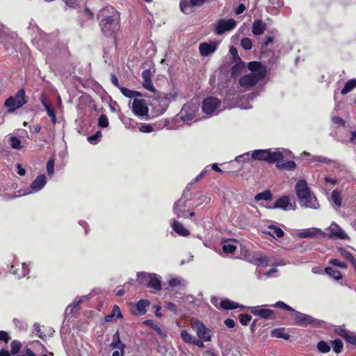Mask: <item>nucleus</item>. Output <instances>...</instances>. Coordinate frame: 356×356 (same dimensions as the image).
I'll list each match as a JSON object with an SVG mask.
<instances>
[{
    "instance_id": "nucleus-1",
    "label": "nucleus",
    "mask_w": 356,
    "mask_h": 356,
    "mask_svg": "<svg viewBox=\"0 0 356 356\" xmlns=\"http://www.w3.org/2000/svg\"><path fill=\"white\" fill-rule=\"evenodd\" d=\"M248 67L251 72L243 76L239 79L241 87L245 90H248L254 86L260 80L265 77L266 73V67L259 62H250Z\"/></svg>"
},
{
    "instance_id": "nucleus-2",
    "label": "nucleus",
    "mask_w": 356,
    "mask_h": 356,
    "mask_svg": "<svg viewBox=\"0 0 356 356\" xmlns=\"http://www.w3.org/2000/svg\"><path fill=\"white\" fill-rule=\"evenodd\" d=\"M102 19L99 22L102 31L106 35H111L120 29V13L113 7H106L102 10Z\"/></svg>"
},
{
    "instance_id": "nucleus-3",
    "label": "nucleus",
    "mask_w": 356,
    "mask_h": 356,
    "mask_svg": "<svg viewBox=\"0 0 356 356\" xmlns=\"http://www.w3.org/2000/svg\"><path fill=\"white\" fill-rule=\"evenodd\" d=\"M284 158L283 152L278 149L272 151L267 149H256L252 152L251 159L258 161H266L270 163H274L276 161L282 160Z\"/></svg>"
},
{
    "instance_id": "nucleus-4",
    "label": "nucleus",
    "mask_w": 356,
    "mask_h": 356,
    "mask_svg": "<svg viewBox=\"0 0 356 356\" xmlns=\"http://www.w3.org/2000/svg\"><path fill=\"white\" fill-rule=\"evenodd\" d=\"M26 102L27 101L25 99V90L20 89L15 96L8 97L6 100L4 105L8 108V113H13L23 106Z\"/></svg>"
},
{
    "instance_id": "nucleus-5",
    "label": "nucleus",
    "mask_w": 356,
    "mask_h": 356,
    "mask_svg": "<svg viewBox=\"0 0 356 356\" xmlns=\"http://www.w3.org/2000/svg\"><path fill=\"white\" fill-rule=\"evenodd\" d=\"M138 279L140 283H145L147 286L154 291L161 289V283L158 275L152 273H140L138 274Z\"/></svg>"
},
{
    "instance_id": "nucleus-6",
    "label": "nucleus",
    "mask_w": 356,
    "mask_h": 356,
    "mask_svg": "<svg viewBox=\"0 0 356 356\" xmlns=\"http://www.w3.org/2000/svg\"><path fill=\"white\" fill-rule=\"evenodd\" d=\"M192 329L196 332L198 339L204 341H211V331L204 325L203 323L197 319H192L191 321Z\"/></svg>"
},
{
    "instance_id": "nucleus-7",
    "label": "nucleus",
    "mask_w": 356,
    "mask_h": 356,
    "mask_svg": "<svg viewBox=\"0 0 356 356\" xmlns=\"http://www.w3.org/2000/svg\"><path fill=\"white\" fill-rule=\"evenodd\" d=\"M220 101L213 97H207L202 102V108L205 114L215 115L218 114Z\"/></svg>"
},
{
    "instance_id": "nucleus-8",
    "label": "nucleus",
    "mask_w": 356,
    "mask_h": 356,
    "mask_svg": "<svg viewBox=\"0 0 356 356\" xmlns=\"http://www.w3.org/2000/svg\"><path fill=\"white\" fill-rule=\"evenodd\" d=\"M236 26V22L234 19H219L215 24V33L217 35H222L226 31L233 30Z\"/></svg>"
},
{
    "instance_id": "nucleus-9",
    "label": "nucleus",
    "mask_w": 356,
    "mask_h": 356,
    "mask_svg": "<svg viewBox=\"0 0 356 356\" xmlns=\"http://www.w3.org/2000/svg\"><path fill=\"white\" fill-rule=\"evenodd\" d=\"M293 318L296 321V323L302 326H306L307 325H319L322 321L314 318L312 316L300 313L293 309Z\"/></svg>"
},
{
    "instance_id": "nucleus-10",
    "label": "nucleus",
    "mask_w": 356,
    "mask_h": 356,
    "mask_svg": "<svg viewBox=\"0 0 356 356\" xmlns=\"http://www.w3.org/2000/svg\"><path fill=\"white\" fill-rule=\"evenodd\" d=\"M131 108L136 115L143 118L148 116L149 108L145 100L135 98L132 102Z\"/></svg>"
},
{
    "instance_id": "nucleus-11",
    "label": "nucleus",
    "mask_w": 356,
    "mask_h": 356,
    "mask_svg": "<svg viewBox=\"0 0 356 356\" xmlns=\"http://www.w3.org/2000/svg\"><path fill=\"white\" fill-rule=\"evenodd\" d=\"M326 233H325L321 229L316 227L301 229L298 232V236L301 238H322L326 237Z\"/></svg>"
},
{
    "instance_id": "nucleus-12",
    "label": "nucleus",
    "mask_w": 356,
    "mask_h": 356,
    "mask_svg": "<svg viewBox=\"0 0 356 356\" xmlns=\"http://www.w3.org/2000/svg\"><path fill=\"white\" fill-rule=\"evenodd\" d=\"M219 45V42L209 41L202 42L199 45V51L202 56L206 57L215 52Z\"/></svg>"
},
{
    "instance_id": "nucleus-13",
    "label": "nucleus",
    "mask_w": 356,
    "mask_h": 356,
    "mask_svg": "<svg viewBox=\"0 0 356 356\" xmlns=\"http://www.w3.org/2000/svg\"><path fill=\"white\" fill-rule=\"evenodd\" d=\"M327 229L330 233L326 236L330 238L345 239L348 237L345 232L335 222H332Z\"/></svg>"
},
{
    "instance_id": "nucleus-14",
    "label": "nucleus",
    "mask_w": 356,
    "mask_h": 356,
    "mask_svg": "<svg viewBox=\"0 0 356 356\" xmlns=\"http://www.w3.org/2000/svg\"><path fill=\"white\" fill-rule=\"evenodd\" d=\"M296 193L300 200H304L305 197H308L311 193L306 181L300 180L296 183Z\"/></svg>"
},
{
    "instance_id": "nucleus-15",
    "label": "nucleus",
    "mask_w": 356,
    "mask_h": 356,
    "mask_svg": "<svg viewBox=\"0 0 356 356\" xmlns=\"http://www.w3.org/2000/svg\"><path fill=\"white\" fill-rule=\"evenodd\" d=\"M47 183V179L44 175H40L38 176L31 183V191L26 193L25 194H29L33 192H38L42 189Z\"/></svg>"
},
{
    "instance_id": "nucleus-16",
    "label": "nucleus",
    "mask_w": 356,
    "mask_h": 356,
    "mask_svg": "<svg viewBox=\"0 0 356 356\" xmlns=\"http://www.w3.org/2000/svg\"><path fill=\"white\" fill-rule=\"evenodd\" d=\"M249 261L256 266H266L268 264V257L258 252L251 255Z\"/></svg>"
},
{
    "instance_id": "nucleus-17",
    "label": "nucleus",
    "mask_w": 356,
    "mask_h": 356,
    "mask_svg": "<svg viewBox=\"0 0 356 356\" xmlns=\"http://www.w3.org/2000/svg\"><path fill=\"white\" fill-rule=\"evenodd\" d=\"M187 207V201L184 199H179L174 204V212L177 215V218H186V207Z\"/></svg>"
},
{
    "instance_id": "nucleus-18",
    "label": "nucleus",
    "mask_w": 356,
    "mask_h": 356,
    "mask_svg": "<svg viewBox=\"0 0 356 356\" xmlns=\"http://www.w3.org/2000/svg\"><path fill=\"white\" fill-rule=\"evenodd\" d=\"M150 304L148 300H140L131 309V312L135 315H143L146 313V308Z\"/></svg>"
},
{
    "instance_id": "nucleus-19",
    "label": "nucleus",
    "mask_w": 356,
    "mask_h": 356,
    "mask_svg": "<svg viewBox=\"0 0 356 356\" xmlns=\"http://www.w3.org/2000/svg\"><path fill=\"white\" fill-rule=\"evenodd\" d=\"M272 209H281L283 210H288L293 209L292 204L290 203V199L288 196L284 195L276 200L274 205L271 207Z\"/></svg>"
},
{
    "instance_id": "nucleus-20",
    "label": "nucleus",
    "mask_w": 356,
    "mask_h": 356,
    "mask_svg": "<svg viewBox=\"0 0 356 356\" xmlns=\"http://www.w3.org/2000/svg\"><path fill=\"white\" fill-rule=\"evenodd\" d=\"M250 312L255 316H260L265 319H273L275 318L274 312L268 309H258L257 307H251Z\"/></svg>"
},
{
    "instance_id": "nucleus-21",
    "label": "nucleus",
    "mask_w": 356,
    "mask_h": 356,
    "mask_svg": "<svg viewBox=\"0 0 356 356\" xmlns=\"http://www.w3.org/2000/svg\"><path fill=\"white\" fill-rule=\"evenodd\" d=\"M301 206L305 207L317 209L319 208V203L316 197L311 193L304 200H300Z\"/></svg>"
},
{
    "instance_id": "nucleus-22",
    "label": "nucleus",
    "mask_w": 356,
    "mask_h": 356,
    "mask_svg": "<svg viewBox=\"0 0 356 356\" xmlns=\"http://www.w3.org/2000/svg\"><path fill=\"white\" fill-rule=\"evenodd\" d=\"M152 73L149 70H145L142 72V78L143 80V87L151 92H155V88L152 83Z\"/></svg>"
},
{
    "instance_id": "nucleus-23",
    "label": "nucleus",
    "mask_w": 356,
    "mask_h": 356,
    "mask_svg": "<svg viewBox=\"0 0 356 356\" xmlns=\"http://www.w3.org/2000/svg\"><path fill=\"white\" fill-rule=\"evenodd\" d=\"M158 104L154 103V108L159 114L164 113L168 106V99L165 97H160L158 100Z\"/></svg>"
},
{
    "instance_id": "nucleus-24",
    "label": "nucleus",
    "mask_w": 356,
    "mask_h": 356,
    "mask_svg": "<svg viewBox=\"0 0 356 356\" xmlns=\"http://www.w3.org/2000/svg\"><path fill=\"white\" fill-rule=\"evenodd\" d=\"M266 29V24L260 19L254 21L252 26V31L256 35H261Z\"/></svg>"
},
{
    "instance_id": "nucleus-25",
    "label": "nucleus",
    "mask_w": 356,
    "mask_h": 356,
    "mask_svg": "<svg viewBox=\"0 0 356 356\" xmlns=\"http://www.w3.org/2000/svg\"><path fill=\"white\" fill-rule=\"evenodd\" d=\"M172 229L179 235L186 236L189 235V232L184 227L183 225L177 220H173L172 223Z\"/></svg>"
},
{
    "instance_id": "nucleus-26",
    "label": "nucleus",
    "mask_w": 356,
    "mask_h": 356,
    "mask_svg": "<svg viewBox=\"0 0 356 356\" xmlns=\"http://www.w3.org/2000/svg\"><path fill=\"white\" fill-rule=\"evenodd\" d=\"M122 318V314L120 311V307L115 305L113 307L112 312L110 314H108L105 316L104 320L106 322H111L114 318Z\"/></svg>"
},
{
    "instance_id": "nucleus-27",
    "label": "nucleus",
    "mask_w": 356,
    "mask_h": 356,
    "mask_svg": "<svg viewBox=\"0 0 356 356\" xmlns=\"http://www.w3.org/2000/svg\"><path fill=\"white\" fill-rule=\"evenodd\" d=\"M275 163L277 168L280 170H292L296 167V163L291 161L282 162L281 160Z\"/></svg>"
},
{
    "instance_id": "nucleus-28",
    "label": "nucleus",
    "mask_w": 356,
    "mask_h": 356,
    "mask_svg": "<svg viewBox=\"0 0 356 356\" xmlns=\"http://www.w3.org/2000/svg\"><path fill=\"white\" fill-rule=\"evenodd\" d=\"M193 6L191 3V1L181 0L179 3V7L181 11L184 14L189 15L193 12Z\"/></svg>"
},
{
    "instance_id": "nucleus-29",
    "label": "nucleus",
    "mask_w": 356,
    "mask_h": 356,
    "mask_svg": "<svg viewBox=\"0 0 356 356\" xmlns=\"http://www.w3.org/2000/svg\"><path fill=\"white\" fill-rule=\"evenodd\" d=\"M220 307L224 309H232L238 308V304L229 299H225L220 302Z\"/></svg>"
},
{
    "instance_id": "nucleus-30",
    "label": "nucleus",
    "mask_w": 356,
    "mask_h": 356,
    "mask_svg": "<svg viewBox=\"0 0 356 356\" xmlns=\"http://www.w3.org/2000/svg\"><path fill=\"white\" fill-rule=\"evenodd\" d=\"M168 284L171 288H177L182 289L186 286L185 281L179 277L172 278L169 280Z\"/></svg>"
},
{
    "instance_id": "nucleus-31",
    "label": "nucleus",
    "mask_w": 356,
    "mask_h": 356,
    "mask_svg": "<svg viewBox=\"0 0 356 356\" xmlns=\"http://www.w3.org/2000/svg\"><path fill=\"white\" fill-rule=\"evenodd\" d=\"M119 89H120V92L123 94V95H124L125 97H129V98H133V97H137L141 96V93L138 91L131 90L127 88H124V87H119Z\"/></svg>"
},
{
    "instance_id": "nucleus-32",
    "label": "nucleus",
    "mask_w": 356,
    "mask_h": 356,
    "mask_svg": "<svg viewBox=\"0 0 356 356\" xmlns=\"http://www.w3.org/2000/svg\"><path fill=\"white\" fill-rule=\"evenodd\" d=\"M113 339L114 341L111 343V347L112 348H117L120 350H124V345L121 342L120 339V334L118 332L113 335Z\"/></svg>"
},
{
    "instance_id": "nucleus-33",
    "label": "nucleus",
    "mask_w": 356,
    "mask_h": 356,
    "mask_svg": "<svg viewBox=\"0 0 356 356\" xmlns=\"http://www.w3.org/2000/svg\"><path fill=\"white\" fill-rule=\"evenodd\" d=\"M356 87V79H351L348 81L344 86V87L342 88L341 93L342 95H346L347 93L350 92L351 90H353Z\"/></svg>"
},
{
    "instance_id": "nucleus-34",
    "label": "nucleus",
    "mask_w": 356,
    "mask_h": 356,
    "mask_svg": "<svg viewBox=\"0 0 356 356\" xmlns=\"http://www.w3.org/2000/svg\"><path fill=\"white\" fill-rule=\"evenodd\" d=\"M269 234L273 237L282 238L284 236V232L280 227L274 225L268 226Z\"/></svg>"
},
{
    "instance_id": "nucleus-35",
    "label": "nucleus",
    "mask_w": 356,
    "mask_h": 356,
    "mask_svg": "<svg viewBox=\"0 0 356 356\" xmlns=\"http://www.w3.org/2000/svg\"><path fill=\"white\" fill-rule=\"evenodd\" d=\"M22 273H19L17 272V270L15 269V266H11V268H10V272L14 274V275H17V277L19 278L20 277H23L24 276H26L29 272V266L28 265H26V264H23L22 266Z\"/></svg>"
},
{
    "instance_id": "nucleus-36",
    "label": "nucleus",
    "mask_w": 356,
    "mask_h": 356,
    "mask_svg": "<svg viewBox=\"0 0 356 356\" xmlns=\"http://www.w3.org/2000/svg\"><path fill=\"white\" fill-rule=\"evenodd\" d=\"M325 272L328 275H330V277H333L334 280H341L342 277L341 273L339 270H337L332 267L325 268Z\"/></svg>"
},
{
    "instance_id": "nucleus-37",
    "label": "nucleus",
    "mask_w": 356,
    "mask_h": 356,
    "mask_svg": "<svg viewBox=\"0 0 356 356\" xmlns=\"http://www.w3.org/2000/svg\"><path fill=\"white\" fill-rule=\"evenodd\" d=\"M245 63L242 62V61H239L238 63L235 64L232 67V70H231L232 76H238L240 74V72H241V70L245 67Z\"/></svg>"
},
{
    "instance_id": "nucleus-38",
    "label": "nucleus",
    "mask_w": 356,
    "mask_h": 356,
    "mask_svg": "<svg viewBox=\"0 0 356 356\" xmlns=\"http://www.w3.org/2000/svg\"><path fill=\"white\" fill-rule=\"evenodd\" d=\"M341 191L337 189H335L332 191V195H331L332 200L334 202V203L338 207H340L341 206Z\"/></svg>"
},
{
    "instance_id": "nucleus-39",
    "label": "nucleus",
    "mask_w": 356,
    "mask_h": 356,
    "mask_svg": "<svg viewBox=\"0 0 356 356\" xmlns=\"http://www.w3.org/2000/svg\"><path fill=\"white\" fill-rule=\"evenodd\" d=\"M161 128L160 126H156V125H151V124H143L140 128H139V130L141 132H143V133H150V132H152V131H154L156 130H158Z\"/></svg>"
},
{
    "instance_id": "nucleus-40",
    "label": "nucleus",
    "mask_w": 356,
    "mask_h": 356,
    "mask_svg": "<svg viewBox=\"0 0 356 356\" xmlns=\"http://www.w3.org/2000/svg\"><path fill=\"white\" fill-rule=\"evenodd\" d=\"M340 254L346 259L349 260L353 265L356 264V259L354 258L353 254L345 249L340 248L339 249Z\"/></svg>"
},
{
    "instance_id": "nucleus-41",
    "label": "nucleus",
    "mask_w": 356,
    "mask_h": 356,
    "mask_svg": "<svg viewBox=\"0 0 356 356\" xmlns=\"http://www.w3.org/2000/svg\"><path fill=\"white\" fill-rule=\"evenodd\" d=\"M42 103L47 113V115L51 118L53 124H55L56 123V117L55 113L51 108V106L44 100H42Z\"/></svg>"
},
{
    "instance_id": "nucleus-42",
    "label": "nucleus",
    "mask_w": 356,
    "mask_h": 356,
    "mask_svg": "<svg viewBox=\"0 0 356 356\" xmlns=\"http://www.w3.org/2000/svg\"><path fill=\"white\" fill-rule=\"evenodd\" d=\"M271 334L273 337L277 338H283L284 339L289 338V335L284 332V328L275 329L272 331Z\"/></svg>"
},
{
    "instance_id": "nucleus-43",
    "label": "nucleus",
    "mask_w": 356,
    "mask_h": 356,
    "mask_svg": "<svg viewBox=\"0 0 356 356\" xmlns=\"http://www.w3.org/2000/svg\"><path fill=\"white\" fill-rule=\"evenodd\" d=\"M272 199V194L270 191H265L262 193H259L254 197L256 201L259 200H270Z\"/></svg>"
},
{
    "instance_id": "nucleus-44",
    "label": "nucleus",
    "mask_w": 356,
    "mask_h": 356,
    "mask_svg": "<svg viewBox=\"0 0 356 356\" xmlns=\"http://www.w3.org/2000/svg\"><path fill=\"white\" fill-rule=\"evenodd\" d=\"M181 338L182 340L188 343H193L195 337H193L191 334H189L186 330H182L180 333Z\"/></svg>"
},
{
    "instance_id": "nucleus-45",
    "label": "nucleus",
    "mask_w": 356,
    "mask_h": 356,
    "mask_svg": "<svg viewBox=\"0 0 356 356\" xmlns=\"http://www.w3.org/2000/svg\"><path fill=\"white\" fill-rule=\"evenodd\" d=\"M10 146L15 149H21L22 146L20 140L16 136H11L10 138Z\"/></svg>"
},
{
    "instance_id": "nucleus-46",
    "label": "nucleus",
    "mask_w": 356,
    "mask_h": 356,
    "mask_svg": "<svg viewBox=\"0 0 356 356\" xmlns=\"http://www.w3.org/2000/svg\"><path fill=\"white\" fill-rule=\"evenodd\" d=\"M333 350L336 353H339L341 352L343 348V343L340 339H334L332 341Z\"/></svg>"
},
{
    "instance_id": "nucleus-47",
    "label": "nucleus",
    "mask_w": 356,
    "mask_h": 356,
    "mask_svg": "<svg viewBox=\"0 0 356 356\" xmlns=\"http://www.w3.org/2000/svg\"><path fill=\"white\" fill-rule=\"evenodd\" d=\"M317 348L321 353H326L330 351V346L325 341H321L318 343Z\"/></svg>"
},
{
    "instance_id": "nucleus-48",
    "label": "nucleus",
    "mask_w": 356,
    "mask_h": 356,
    "mask_svg": "<svg viewBox=\"0 0 356 356\" xmlns=\"http://www.w3.org/2000/svg\"><path fill=\"white\" fill-rule=\"evenodd\" d=\"M54 158H50L47 163V171L49 175H52L54 172Z\"/></svg>"
},
{
    "instance_id": "nucleus-49",
    "label": "nucleus",
    "mask_w": 356,
    "mask_h": 356,
    "mask_svg": "<svg viewBox=\"0 0 356 356\" xmlns=\"http://www.w3.org/2000/svg\"><path fill=\"white\" fill-rule=\"evenodd\" d=\"M102 136L101 131H97L94 135L88 138V140L90 144L95 145L97 143L99 138Z\"/></svg>"
},
{
    "instance_id": "nucleus-50",
    "label": "nucleus",
    "mask_w": 356,
    "mask_h": 356,
    "mask_svg": "<svg viewBox=\"0 0 356 356\" xmlns=\"http://www.w3.org/2000/svg\"><path fill=\"white\" fill-rule=\"evenodd\" d=\"M242 47L245 50H250L252 48V40L248 38H243L241 41Z\"/></svg>"
},
{
    "instance_id": "nucleus-51",
    "label": "nucleus",
    "mask_w": 356,
    "mask_h": 356,
    "mask_svg": "<svg viewBox=\"0 0 356 356\" xmlns=\"http://www.w3.org/2000/svg\"><path fill=\"white\" fill-rule=\"evenodd\" d=\"M222 250L225 253H233L236 250V246L230 243H225L222 245Z\"/></svg>"
},
{
    "instance_id": "nucleus-52",
    "label": "nucleus",
    "mask_w": 356,
    "mask_h": 356,
    "mask_svg": "<svg viewBox=\"0 0 356 356\" xmlns=\"http://www.w3.org/2000/svg\"><path fill=\"white\" fill-rule=\"evenodd\" d=\"M109 122L105 115H101L98 120V125L102 128H106L108 126Z\"/></svg>"
},
{
    "instance_id": "nucleus-53",
    "label": "nucleus",
    "mask_w": 356,
    "mask_h": 356,
    "mask_svg": "<svg viewBox=\"0 0 356 356\" xmlns=\"http://www.w3.org/2000/svg\"><path fill=\"white\" fill-rule=\"evenodd\" d=\"M272 306L274 307L280 308V309H285V310L290 311V312L293 311V309L292 307H291L290 306H289L288 305H286V303H284L282 301H278L275 304L273 305Z\"/></svg>"
},
{
    "instance_id": "nucleus-54",
    "label": "nucleus",
    "mask_w": 356,
    "mask_h": 356,
    "mask_svg": "<svg viewBox=\"0 0 356 356\" xmlns=\"http://www.w3.org/2000/svg\"><path fill=\"white\" fill-rule=\"evenodd\" d=\"M329 264H332L333 266H335L343 268V269H346L347 268V265L345 263L341 262V261H339L337 259H330L329 261Z\"/></svg>"
},
{
    "instance_id": "nucleus-55",
    "label": "nucleus",
    "mask_w": 356,
    "mask_h": 356,
    "mask_svg": "<svg viewBox=\"0 0 356 356\" xmlns=\"http://www.w3.org/2000/svg\"><path fill=\"white\" fill-rule=\"evenodd\" d=\"M13 322L16 327H17L19 330H26L27 328V324L22 320L15 318Z\"/></svg>"
},
{
    "instance_id": "nucleus-56",
    "label": "nucleus",
    "mask_w": 356,
    "mask_h": 356,
    "mask_svg": "<svg viewBox=\"0 0 356 356\" xmlns=\"http://www.w3.org/2000/svg\"><path fill=\"white\" fill-rule=\"evenodd\" d=\"M10 347H11V353L13 355H15L19 351L21 344L18 341H13L10 344Z\"/></svg>"
},
{
    "instance_id": "nucleus-57",
    "label": "nucleus",
    "mask_w": 356,
    "mask_h": 356,
    "mask_svg": "<svg viewBox=\"0 0 356 356\" xmlns=\"http://www.w3.org/2000/svg\"><path fill=\"white\" fill-rule=\"evenodd\" d=\"M143 323L145 325H147L152 327L154 330H156V332H158L159 333L161 332V330L158 326V325L152 320H147V321H144Z\"/></svg>"
},
{
    "instance_id": "nucleus-58",
    "label": "nucleus",
    "mask_w": 356,
    "mask_h": 356,
    "mask_svg": "<svg viewBox=\"0 0 356 356\" xmlns=\"http://www.w3.org/2000/svg\"><path fill=\"white\" fill-rule=\"evenodd\" d=\"M252 317L248 314H242L240 315V322L242 325H246L250 321Z\"/></svg>"
},
{
    "instance_id": "nucleus-59",
    "label": "nucleus",
    "mask_w": 356,
    "mask_h": 356,
    "mask_svg": "<svg viewBox=\"0 0 356 356\" xmlns=\"http://www.w3.org/2000/svg\"><path fill=\"white\" fill-rule=\"evenodd\" d=\"M250 158H251V156L250 155V153L246 152L245 154H243L240 156H236L235 160L237 162H241V161H249L250 159Z\"/></svg>"
},
{
    "instance_id": "nucleus-60",
    "label": "nucleus",
    "mask_w": 356,
    "mask_h": 356,
    "mask_svg": "<svg viewBox=\"0 0 356 356\" xmlns=\"http://www.w3.org/2000/svg\"><path fill=\"white\" fill-rule=\"evenodd\" d=\"M65 5L72 8H76L79 6L78 0H63Z\"/></svg>"
},
{
    "instance_id": "nucleus-61",
    "label": "nucleus",
    "mask_w": 356,
    "mask_h": 356,
    "mask_svg": "<svg viewBox=\"0 0 356 356\" xmlns=\"http://www.w3.org/2000/svg\"><path fill=\"white\" fill-rule=\"evenodd\" d=\"M10 339V337L6 332L0 331V341H2L7 343Z\"/></svg>"
},
{
    "instance_id": "nucleus-62",
    "label": "nucleus",
    "mask_w": 356,
    "mask_h": 356,
    "mask_svg": "<svg viewBox=\"0 0 356 356\" xmlns=\"http://www.w3.org/2000/svg\"><path fill=\"white\" fill-rule=\"evenodd\" d=\"M346 340L351 344L356 345V335L348 334Z\"/></svg>"
},
{
    "instance_id": "nucleus-63",
    "label": "nucleus",
    "mask_w": 356,
    "mask_h": 356,
    "mask_svg": "<svg viewBox=\"0 0 356 356\" xmlns=\"http://www.w3.org/2000/svg\"><path fill=\"white\" fill-rule=\"evenodd\" d=\"M225 325L229 328H233L235 326V322L233 319L227 318L225 321Z\"/></svg>"
},
{
    "instance_id": "nucleus-64",
    "label": "nucleus",
    "mask_w": 356,
    "mask_h": 356,
    "mask_svg": "<svg viewBox=\"0 0 356 356\" xmlns=\"http://www.w3.org/2000/svg\"><path fill=\"white\" fill-rule=\"evenodd\" d=\"M324 180H325V182L330 183L332 186H335V185H337L339 183L337 179H332V178H330V177H324Z\"/></svg>"
}]
</instances>
